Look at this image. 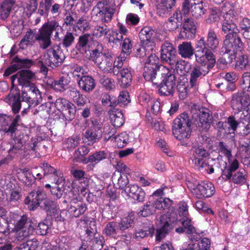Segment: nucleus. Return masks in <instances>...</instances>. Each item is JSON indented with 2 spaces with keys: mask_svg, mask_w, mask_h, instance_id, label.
Masks as SVG:
<instances>
[{
  "mask_svg": "<svg viewBox=\"0 0 250 250\" xmlns=\"http://www.w3.org/2000/svg\"><path fill=\"white\" fill-rule=\"evenodd\" d=\"M14 225V229L17 232L16 238L18 241H22L33 235L36 229L39 234L45 235L49 229L48 225L44 222H40L37 226L36 221L25 214L17 215Z\"/></svg>",
  "mask_w": 250,
  "mask_h": 250,
  "instance_id": "obj_1",
  "label": "nucleus"
},
{
  "mask_svg": "<svg viewBox=\"0 0 250 250\" xmlns=\"http://www.w3.org/2000/svg\"><path fill=\"white\" fill-rule=\"evenodd\" d=\"M219 45V40L213 29L208 32L206 39L202 37L195 44V56L198 59L203 58L208 62L216 63V59L214 52Z\"/></svg>",
  "mask_w": 250,
  "mask_h": 250,
  "instance_id": "obj_2",
  "label": "nucleus"
},
{
  "mask_svg": "<svg viewBox=\"0 0 250 250\" xmlns=\"http://www.w3.org/2000/svg\"><path fill=\"white\" fill-rule=\"evenodd\" d=\"M32 94L31 96L26 97L24 96L22 98V102H24L27 105L25 108L21 112L22 115L27 112L28 109L32 106H35L42 101L41 94L37 87H32L31 88ZM5 102L12 107V111L15 114L18 113L21 106L20 100V93L19 92L15 94H9L4 99Z\"/></svg>",
  "mask_w": 250,
  "mask_h": 250,
  "instance_id": "obj_3",
  "label": "nucleus"
},
{
  "mask_svg": "<svg viewBox=\"0 0 250 250\" xmlns=\"http://www.w3.org/2000/svg\"><path fill=\"white\" fill-rule=\"evenodd\" d=\"M155 82L159 87V93L164 96H172L175 91L176 77L174 70L166 66L161 67Z\"/></svg>",
  "mask_w": 250,
  "mask_h": 250,
  "instance_id": "obj_4",
  "label": "nucleus"
},
{
  "mask_svg": "<svg viewBox=\"0 0 250 250\" xmlns=\"http://www.w3.org/2000/svg\"><path fill=\"white\" fill-rule=\"evenodd\" d=\"M194 119H191L188 114L184 112L179 115L173 122L172 133L180 141L188 139L192 131L191 125H194Z\"/></svg>",
  "mask_w": 250,
  "mask_h": 250,
  "instance_id": "obj_5",
  "label": "nucleus"
},
{
  "mask_svg": "<svg viewBox=\"0 0 250 250\" xmlns=\"http://www.w3.org/2000/svg\"><path fill=\"white\" fill-rule=\"evenodd\" d=\"M191 113L195 126L199 130L207 132L213 122L212 112L208 108L193 104L191 107Z\"/></svg>",
  "mask_w": 250,
  "mask_h": 250,
  "instance_id": "obj_6",
  "label": "nucleus"
},
{
  "mask_svg": "<svg viewBox=\"0 0 250 250\" xmlns=\"http://www.w3.org/2000/svg\"><path fill=\"white\" fill-rule=\"evenodd\" d=\"M195 60L198 64L193 66L190 73L189 84L191 87L197 85L198 80L207 74L215 64V63L208 62L204 58L198 59L197 56H195Z\"/></svg>",
  "mask_w": 250,
  "mask_h": 250,
  "instance_id": "obj_7",
  "label": "nucleus"
},
{
  "mask_svg": "<svg viewBox=\"0 0 250 250\" xmlns=\"http://www.w3.org/2000/svg\"><path fill=\"white\" fill-rule=\"evenodd\" d=\"M178 216L172 212L162 215L160 218V226L156 229V241L160 242L169 233L176 225H179Z\"/></svg>",
  "mask_w": 250,
  "mask_h": 250,
  "instance_id": "obj_8",
  "label": "nucleus"
},
{
  "mask_svg": "<svg viewBox=\"0 0 250 250\" xmlns=\"http://www.w3.org/2000/svg\"><path fill=\"white\" fill-rule=\"evenodd\" d=\"M103 47L101 44L93 49L90 58L99 68L104 72H109L112 69L113 58L110 52H103Z\"/></svg>",
  "mask_w": 250,
  "mask_h": 250,
  "instance_id": "obj_9",
  "label": "nucleus"
},
{
  "mask_svg": "<svg viewBox=\"0 0 250 250\" xmlns=\"http://www.w3.org/2000/svg\"><path fill=\"white\" fill-rule=\"evenodd\" d=\"M59 23L55 21H51L44 23L39 29V33L36 39L40 42V47L42 49H46L51 44V36L54 31H56L55 38H59L58 30L60 28Z\"/></svg>",
  "mask_w": 250,
  "mask_h": 250,
  "instance_id": "obj_10",
  "label": "nucleus"
},
{
  "mask_svg": "<svg viewBox=\"0 0 250 250\" xmlns=\"http://www.w3.org/2000/svg\"><path fill=\"white\" fill-rule=\"evenodd\" d=\"M115 4L110 0H105L98 2L92 12L93 16H96L102 21L108 22L115 13Z\"/></svg>",
  "mask_w": 250,
  "mask_h": 250,
  "instance_id": "obj_11",
  "label": "nucleus"
},
{
  "mask_svg": "<svg viewBox=\"0 0 250 250\" xmlns=\"http://www.w3.org/2000/svg\"><path fill=\"white\" fill-rule=\"evenodd\" d=\"M158 58L155 54L149 55L145 63L144 68L143 76L147 81H151L154 84L156 83L155 80L163 65L158 64Z\"/></svg>",
  "mask_w": 250,
  "mask_h": 250,
  "instance_id": "obj_12",
  "label": "nucleus"
},
{
  "mask_svg": "<svg viewBox=\"0 0 250 250\" xmlns=\"http://www.w3.org/2000/svg\"><path fill=\"white\" fill-rule=\"evenodd\" d=\"M65 57L59 45H54L47 50L43 56L45 63L47 66L55 68L61 66L63 62Z\"/></svg>",
  "mask_w": 250,
  "mask_h": 250,
  "instance_id": "obj_13",
  "label": "nucleus"
},
{
  "mask_svg": "<svg viewBox=\"0 0 250 250\" xmlns=\"http://www.w3.org/2000/svg\"><path fill=\"white\" fill-rule=\"evenodd\" d=\"M161 61L163 63H167L171 66L182 64L184 63V61L177 58V52L173 45L169 42H165L163 44L161 47Z\"/></svg>",
  "mask_w": 250,
  "mask_h": 250,
  "instance_id": "obj_14",
  "label": "nucleus"
},
{
  "mask_svg": "<svg viewBox=\"0 0 250 250\" xmlns=\"http://www.w3.org/2000/svg\"><path fill=\"white\" fill-rule=\"evenodd\" d=\"M182 12L184 15H189L198 19L205 13L203 2L199 0H184L182 3Z\"/></svg>",
  "mask_w": 250,
  "mask_h": 250,
  "instance_id": "obj_15",
  "label": "nucleus"
},
{
  "mask_svg": "<svg viewBox=\"0 0 250 250\" xmlns=\"http://www.w3.org/2000/svg\"><path fill=\"white\" fill-rule=\"evenodd\" d=\"M231 103L233 109L238 112L246 110L249 113L250 110V97L246 92L242 91L233 94Z\"/></svg>",
  "mask_w": 250,
  "mask_h": 250,
  "instance_id": "obj_16",
  "label": "nucleus"
},
{
  "mask_svg": "<svg viewBox=\"0 0 250 250\" xmlns=\"http://www.w3.org/2000/svg\"><path fill=\"white\" fill-rule=\"evenodd\" d=\"M56 107L67 121H72L75 117L76 107L72 103L64 98L58 99L55 103Z\"/></svg>",
  "mask_w": 250,
  "mask_h": 250,
  "instance_id": "obj_17",
  "label": "nucleus"
},
{
  "mask_svg": "<svg viewBox=\"0 0 250 250\" xmlns=\"http://www.w3.org/2000/svg\"><path fill=\"white\" fill-rule=\"evenodd\" d=\"M224 21L222 23V30L225 33L237 34L239 32L236 24L237 21V13L232 9L226 12L223 15Z\"/></svg>",
  "mask_w": 250,
  "mask_h": 250,
  "instance_id": "obj_18",
  "label": "nucleus"
},
{
  "mask_svg": "<svg viewBox=\"0 0 250 250\" xmlns=\"http://www.w3.org/2000/svg\"><path fill=\"white\" fill-rule=\"evenodd\" d=\"M47 199V195L44 191L38 190L28 194L25 198V203L28 204L32 209H34L42 206V203L45 202Z\"/></svg>",
  "mask_w": 250,
  "mask_h": 250,
  "instance_id": "obj_19",
  "label": "nucleus"
},
{
  "mask_svg": "<svg viewBox=\"0 0 250 250\" xmlns=\"http://www.w3.org/2000/svg\"><path fill=\"white\" fill-rule=\"evenodd\" d=\"M243 45L241 39L237 34H228L224 41L223 49H225V53L229 54L231 51L236 50L237 48H241Z\"/></svg>",
  "mask_w": 250,
  "mask_h": 250,
  "instance_id": "obj_20",
  "label": "nucleus"
},
{
  "mask_svg": "<svg viewBox=\"0 0 250 250\" xmlns=\"http://www.w3.org/2000/svg\"><path fill=\"white\" fill-rule=\"evenodd\" d=\"M191 192L198 198H208L214 194L215 188L211 183L202 182L193 188Z\"/></svg>",
  "mask_w": 250,
  "mask_h": 250,
  "instance_id": "obj_21",
  "label": "nucleus"
},
{
  "mask_svg": "<svg viewBox=\"0 0 250 250\" xmlns=\"http://www.w3.org/2000/svg\"><path fill=\"white\" fill-rule=\"evenodd\" d=\"M11 63L12 66L5 70L4 76H8L18 69L23 68H28L33 65L34 62L31 59H22L19 58L18 56H16L13 59Z\"/></svg>",
  "mask_w": 250,
  "mask_h": 250,
  "instance_id": "obj_22",
  "label": "nucleus"
},
{
  "mask_svg": "<svg viewBox=\"0 0 250 250\" xmlns=\"http://www.w3.org/2000/svg\"><path fill=\"white\" fill-rule=\"evenodd\" d=\"M86 209V205L83 201L78 199L77 197L71 199L68 211L73 216L78 217L83 214Z\"/></svg>",
  "mask_w": 250,
  "mask_h": 250,
  "instance_id": "obj_23",
  "label": "nucleus"
},
{
  "mask_svg": "<svg viewBox=\"0 0 250 250\" xmlns=\"http://www.w3.org/2000/svg\"><path fill=\"white\" fill-rule=\"evenodd\" d=\"M21 117L20 115H17L11 120L9 124L4 129V132L12 137H16L19 134L21 133V131L24 129L21 124H20Z\"/></svg>",
  "mask_w": 250,
  "mask_h": 250,
  "instance_id": "obj_24",
  "label": "nucleus"
},
{
  "mask_svg": "<svg viewBox=\"0 0 250 250\" xmlns=\"http://www.w3.org/2000/svg\"><path fill=\"white\" fill-rule=\"evenodd\" d=\"M19 84L25 87H29V91L32 92V87H36L31 82L35 77L34 73L29 70H22L19 71Z\"/></svg>",
  "mask_w": 250,
  "mask_h": 250,
  "instance_id": "obj_25",
  "label": "nucleus"
},
{
  "mask_svg": "<svg viewBox=\"0 0 250 250\" xmlns=\"http://www.w3.org/2000/svg\"><path fill=\"white\" fill-rule=\"evenodd\" d=\"M124 191L129 197L138 202H142L144 200L146 194L145 192L136 185H131L126 187Z\"/></svg>",
  "mask_w": 250,
  "mask_h": 250,
  "instance_id": "obj_26",
  "label": "nucleus"
},
{
  "mask_svg": "<svg viewBox=\"0 0 250 250\" xmlns=\"http://www.w3.org/2000/svg\"><path fill=\"white\" fill-rule=\"evenodd\" d=\"M245 121H246V116L243 112H241L235 113L234 115L230 116L228 118V123L230 128L233 132L236 131V133L238 132L241 123Z\"/></svg>",
  "mask_w": 250,
  "mask_h": 250,
  "instance_id": "obj_27",
  "label": "nucleus"
},
{
  "mask_svg": "<svg viewBox=\"0 0 250 250\" xmlns=\"http://www.w3.org/2000/svg\"><path fill=\"white\" fill-rule=\"evenodd\" d=\"M78 85L82 91L85 93H90L96 87V82L94 79L90 76H82L78 81Z\"/></svg>",
  "mask_w": 250,
  "mask_h": 250,
  "instance_id": "obj_28",
  "label": "nucleus"
},
{
  "mask_svg": "<svg viewBox=\"0 0 250 250\" xmlns=\"http://www.w3.org/2000/svg\"><path fill=\"white\" fill-rule=\"evenodd\" d=\"M192 155L190 160L195 166H200V162L203 161L205 158L208 157L209 153L205 148L199 146L192 148Z\"/></svg>",
  "mask_w": 250,
  "mask_h": 250,
  "instance_id": "obj_29",
  "label": "nucleus"
},
{
  "mask_svg": "<svg viewBox=\"0 0 250 250\" xmlns=\"http://www.w3.org/2000/svg\"><path fill=\"white\" fill-rule=\"evenodd\" d=\"M6 188L11 191L9 198V202L11 204L19 202L21 197V188L18 184L9 181L7 183Z\"/></svg>",
  "mask_w": 250,
  "mask_h": 250,
  "instance_id": "obj_30",
  "label": "nucleus"
},
{
  "mask_svg": "<svg viewBox=\"0 0 250 250\" xmlns=\"http://www.w3.org/2000/svg\"><path fill=\"white\" fill-rule=\"evenodd\" d=\"M112 125L116 127H121L125 122L123 113L118 108L110 109L108 111Z\"/></svg>",
  "mask_w": 250,
  "mask_h": 250,
  "instance_id": "obj_31",
  "label": "nucleus"
},
{
  "mask_svg": "<svg viewBox=\"0 0 250 250\" xmlns=\"http://www.w3.org/2000/svg\"><path fill=\"white\" fill-rule=\"evenodd\" d=\"M83 134V139L89 142L90 143L93 144L94 143L98 141L102 136L103 131L98 128H87Z\"/></svg>",
  "mask_w": 250,
  "mask_h": 250,
  "instance_id": "obj_32",
  "label": "nucleus"
},
{
  "mask_svg": "<svg viewBox=\"0 0 250 250\" xmlns=\"http://www.w3.org/2000/svg\"><path fill=\"white\" fill-rule=\"evenodd\" d=\"M179 54L182 58L191 59L194 54L195 48H193L190 42H183L178 45Z\"/></svg>",
  "mask_w": 250,
  "mask_h": 250,
  "instance_id": "obj_33",
  "label": "nucleus"
},
{
  "mask_svg": "<svg viewBox=\"0 0 250 250\" xmlns=\"http://www.w3.org/2000/svg\"><path fill=\"white\" fill-rule=\"evenodd\" d=\"M176 0H160L157 1V13L160 16L169 12L175 6Z\"/></svg>",
  "mask_w": 250,
  "mask_h": 250,
  "instance_id": "obj_34",
  "label": "nucleus"
},
{
  "mask_svg": "<svg viewBox=\"0 0 250 250\" xmlns=\"http://www.w3.org/2000/svg\"><path fill=\"white\" fill-rule=\"evenodd\" d=\"M154 31L149 27H144L140 31L139 37L144 45L153 43L154 42Z\"/></svg>",
  "mask_w": 250,
  "mask_h": 250,
  "instance_id": "obj_35",
  "label": "nucleus"
},
{
  "mask_svg": "<svg viewBox=\"0 0 250 250\" xmlns=\"http://www.w3.org/2000/svg\"><path fill=\"white\" fill-rule=\"evenodd\" d=\"M179 225H182L181 227H179L176 229V231L179 233L186 232L187 234H192L195 232V228L191 224L190 220L188 218H182L179 219Z\"/></svg>",
  "mask_w": 250,
  "mask_h": 250,
  "instance_id": "obj_36",
  "label": "nucleus"
},
{
  "mask_svg": "<svg viewBox=\"0 0 250 250\" xmlns=\"http://www.w3.org/2000/svg\"><path fill=\"white\" fill-rule=\"evenodd\" d=\"M84 228L85 229V234L87 235V240H91L97 232L96 223L95 219L83 220Z\"/></svg>",
  "mask_w": 250,
  "mask_h": 250,
  "instance_id": "obj_37",
  "label": "nucleus"
},
{
  "mask_svg": "<svg viewBox=\"0 0 250 250\" xmlns=\"http://www.w3.org/2000/svg\"><path fill=\"white\" fill-rule=\"evenodd\" d=\"M68 83L67 78L62 76L58 80L48 82L47 84L56 91H63L65 90V86L68 84Z\"/></svg>",
  "mask_w": 250,
  "mask_h": 250,
  "instance_id": "obj_38",
  "label": "nucleus"
},
{
  "mask_svg": "<svg viewBox=\"0 0 250 250\" xmlns=\"http://www.w3.org/2000/svg\"><path fill=\"white\" fill-rule=\"evenodd\" d=\"M121 78L120 85L123 88H126L130 85L132 83V74L130 71L126 68H124L120 70Z\"/></svg>",
  "mask_w": 250,
  "mask_h": 250,
  "instance_id": "obj_39",
  "label": "nucleus"
},
{
  "mask_svg": "<svg viewBox=\"0 0 250 250\" xmlns=\"http://www.w3.org/2000/svg\"><path fill=\"white\" fill-rule=\"evenodd\" d=\"M106 157L107 154L104 151H98L90 155L88 158L83 159L82 162L84 164L89 163L97 164L100 161L106 159Z\"/></svg>",
  "mask_w": 250,
  "mask_h": 250,
  "instance_id": "obj_40",
  "label": "nucleus"
},
{
  "mask_svg": "<svg viewBox=\"0 0 250 250\" xmlns=\"http://www.w3.org/2000/svg\"><path fill=\"white\" fill-rule=\"evenodd\" d=\"M106 157L107 154L104 151H98L90 155L88 158L83 159L82 162L84 164L89 163L97 164L100 161L106 159Z\"/></svg>",
  "mask_w": 250,
  "mask_h": 250,
  "instance_id": "obj_41",
  "label": "nucleus"
},
{
  "mask_svg": "<svg viewBox=\"0 0 250 250\" xmlns=\"http://www.w3.org/2000/svg\"><path fill=\"white\" fill-rule=\"evenodd\" d=\"M239 163L236 159H235L228 167H226L222 171V177L223 179L226 180H230L232 176L233 172L238 169Z\"/></svg>",
  "mask_w": 250,
  "mask_h": 250,
  "instance_id": "obj_42",
  "label": "nucleus"
},
{
  "mask_svg": "<svg viewBox=\"0 0 250 250\" xmlns=\"http://www.w3.org/2000/svg\"><path fill=\"white\" fill-rule=\"evenodd\" d=\"M200 239V235H192L188 243L184 244L179 250H200L199 244L196 243V240Z\"/></svg>",
  "mask_w": 250,
  "mask_h": 250,
  "instance_id": "obj_43",
  "label": "nucleus"
},
{
  "mask_svg": "<svg viewBox=\"0 0 250 250\" xmlns=\"http://www.w3.org/2000/svg\"><path fill=\"white\" fill-rule=\"evenodd\" d=\"M134 219L133 216L132 215H129L123 219L118 224L119 230L125 232L127 230L133 228L134 225Z\"/></svg>",
  "mask_w": 250,
  "mask_h": 250,
  "instance_id": "obj_44",
  "label": "nucleus"
},
{
  "mask_svg": "<svg viewBox=\"0 0 250 250\" xmlns=\"http://www.w3.org/2000/svg\"><path fill=\"white\" fill-rule=\"evenodd\" d=\"M57 183L61 184L56 186H52L50 192L52 195L57 199L60 198L63 195L64 192V179L58 178Z\"/></svg>",
  "mask_w": 250,
  "mask_h": 250,
  "instance_id": "obj_45",
  "label": "nucleus"
},
{
  "mask_svg": "<svg viewBox=\"0 0 250 250\" xmlns=\"http://www.w3.org/2000/svg\"><path fill=\"white\" fill-rule=\"evenodd\" d=\"M118 208L117 207L108 205L104 208L102 211V216L103 218L110 220L114 218L118 213Z\"/></svg>",
  "mask_w": 250,
  "mask_h": 250,
  "instance_id": "obj_46",
  "label": "nucleus"
},
{
  "mask_svg": "<svg viewBox=\"0 0 250 250\" xmlns=\"http://www.w3.org/2000/svg\"><path fill=\"white\" fill-rule=\"evenodd\" d=\"M242 33L246 39L250 40V19L244 18L239 23Z\"/></svg>",
  "mask_w": 250,
  "mask_h": 250,
  "instance_id": "obj_47",
  "label": "nucleus"
},
{
  "mask_svg": "<svg viewBox=\"0 0 250 250\" xmlns=\"http://www.w3.org/2000/svg\"><path fill=\"white\" fill-rule=\"evenodd\" d=\"M250 65L248 56L241 55L238 58L235 64V68L241 70H246Z\"/></svg>",
  "mask_w": 250,
  "mask_h": 250,
  "instance_id": "obj_48",
  "label": "nucleus"
},
{
  "mask_svg": "<svg viewBox=\"0 0 250 250\" xmlns=\"http://www.w3.org/2000/svg\"><path fill=\"white\" fill-rule=\"evenodd\" d=\"M118 231V224L114 221L108 223L104 229V233L107 236L112 237L115 236L117 234Z\"/></svg>",
  "mask_w": 250,
  "mask_h": 250,
  "instance_id": "obj_49",
  "label": "nucleus"
},
{
  "mask_svg": "<svg viewBox=\"0 0 250 250\" xmlns=\"http://www.w3.org/2000/svg\"><path fill=\"white\" fill-rule=\"evenodd\" d=\"M22 181L27 186H29L34 183L37 178L29 170L23 169L22 172Z\"/></svg>",
  "mask_w": 250,
  "mask_h": 250,
  "instance_id": "obj_50",
  "label": "nucleus"
},
{
  "mask_svg": "<svg viewBox=\"0 0 250 250\" xmlns=\"http://www.w3.org/2000/svg\"><path fill=\"white\" fill-rule=\"evenodd\" d=\"M5 210L0 208V233L4 234L9 231L8 222L4 213Z\"/></svg>",
  "mask_w": 250,
  "mask_h": 250,
  "instance_id": "obj_51",
  "label": "nucleus"
},
{
  "mask_svg": "<svg viewBox=\"0 0 250 250\" xmlns=\"http://www.w3.org/2000/svg\"><path fill=\"white\" fill-rule=\"evenodd\" d=\"M102 103L104 106L108 105L112 108L111 109H114L117 106L116 97L105 93L103 96Z\"/></svg>",
  "mask_w": 250,
  "mask_h": 250,
  "instance_id": "obj_52",
  "label": "nucleus"
},
{
  "mask_svg": "<svg viewBox=\"0 0 250 250\" xmlns=\"http://www.w3.org/2000/svg\"><path fill=\"white\" fill-rule=\"evenodd\" d=\"M246 174L245 170L242 169L232 174V181L236 184H244L246 183Z\"/></svg>",
  "mask_w": 250,
  "mask_h": 250,
  "instance_id": "obj_53",
  "label": "nucleus"
},
{
  "mask_svg": "<svg viewBox=\"0 0 250 250\" xmlns=\"http://www.w3.org/2000/svg\"><path fill=\"white\" fill-rule=\"evenodd\" d=\"M90 38V35L87 33L81 35L78 40V42L76 45V48L77 50L81 51L82 49L85 48Z\"/></svg>",
  "mask_w": 250,
  "mask_h": 250,
  "instance_id": "obj_54",
  "label": "nucleus"
},
{
  "mask_svg": "<svg viewBox=\"0 0 250 250\" xmlns=\"http://www.w3.org/2000/svg\"><path fill=\"white\" fill-rule=\"evenodd\" d=\"M40 207L50 214L56 213L58 209L57 204L49 199H47L45 202L42 203V206Z\"/></svg>",
  "mask_w": 250,
  "mask_h": 250,
  "instance_id": "obj_55",
  "label": "nucleus"
},
{
  "mask_svg": "<svg viewBox=\"0 0 250 250\" xmlns=\"http://www.w3.org/2000/svg\"><path fill=\"white\" fill-rule=\"evenodd\" d=\"M130 100L129 99V95L128 92L122 91L120 93L118 99L116 98V104L117 106L119 105L121 107L125 106L129 103Z\"/></svg>",
  "mask_w": 250,
  "mask_h": 250,
  "instance_id": "obj_56",
  "label": "nucleus"
},
{
  "mask_svg": "<svg viewBox=\"0 0 250 250\" xmlns=\"http://www.w3.org/2000/svg\"><path fill=\"white\" fill-rule=\"evenodd\" d=\"M155 212L153 204H151L150 201H148L144 206L143 209L140 210L139 213L143 217H147L153 214Z\"/></svg>",
  "mask_w": 250,
  "mask_h": 250,
  "instance_id": "obj_57",
  "label": "nucleus"
},
{
  "mask_svg": "<svg viewBox=\"0 0 250 250\" xmlns=\"http://www.w3.org/2000/svg\"><path fill=\"white\" fill-rule=\"evenodd\" d=\"M75 37L74 34L67 31L64 35L62 40V45L65 48H68L72 45L75 42Z\"/></svg>",
  "mask_w": 250,
  "mask_h": 250,
  "instance_id": "obj_58",
  "label": "nucleus"
},
{
  "mask_svg": "<svg viewBox=\"0 0 250 250\" xmlns=\"http://www.w3.org/2000/svg\"><path fill=\"white\" fill-rule=\"evenodd\" d=\"M248 118L246 117V121L243 122L241 123L237 134L242 136H246L250 134V120L248 121Z\"/></svg>",
  "mask_w": 250,
  "mask_h": 250,
  "instance_id": "obj_59",
  "label": "nucleus"
},
{
  "mask_svg": "<svg viewBox=\"0 0 250 250\" xmlns=\"http://www.w3.org/2000/svg\"><path fill=\"white\" fill-rule=\"evenodd\" d=\"M145 230L140 229L136 232V237L143 238L146 236L152 237L155 233V229L153 226H149Z\"/></svg>",
  "mask_w": 250,
  "mask_h": 250,
  "instance_id": "obj_60",
  "label": "nucleus"
},
{
  "mask_svg": "<svg viewBox=\"0 0 250 250\" xmlns=\"http://www.w3.org/2000/svg\"><path fill=\"white\" fill-rule=\"evenodd\" d=\"M93 244L91 246L92 250H101L104 244V239L103 236L98 235L94 236Z\"/></svg>",
  "mask_w": 250,
  "mask_h": 250,
  "instance_id": "obj_61",
  "label": "nucleus"
},
{
  "mask_svg": "<svg viewBox=\"0 0 250 250\" xmlns=\"http://www.w3.org/2000/svg\"><path fill=\"white\" fill-rule=\"evenodd\" d=\"M177 90L181 99L184 100L188 96V86L186 84L179 83L177 86Z\"/></svg>",
  "mask_w": 250,
  "mask_h": 250,
  "instance_id": "obj_62",
  "label": "nucleus"
},
{
  "mask_svg": "<svg viewBox=\"0 0 250 250\" xmlns=\"http://www.w3.org/2000/svg\"><path fill=\"white\" fill-rule=\"evenodd\" d=\"M109 31V29L107 28V26H96L95 27L94 35L98 37H102L103 36H105L108 32Z\"/></svg>",
  "mask_w": 250,
  "mask_h": 250,
  "instance_id": "obj_63",
  "label": "nucleus"
},
{
  "mask_svg": "<svg viewBox=\"0 0 250 250\" xmlns=\"http://www.w3.org/2000/svg\"><path fill=\"white\" fill-rule=\"evenodd\" d=\"M131 42L129 38H125L122 44V54H126L127 56L129 55L131 52L132 49Z\"/></svg>",
  "mask_w": 250,
  "mask_h": 250,
  "instance_id": "obj_64",
  "label": "nucleus"
}]
</instances>
